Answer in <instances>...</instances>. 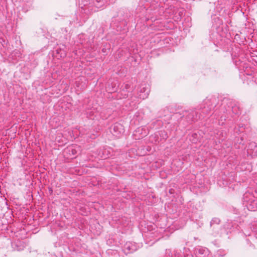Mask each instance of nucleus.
Listing matches in <instances>:
<instances>
[{
    "mask_svg": "<svg viewBox=\"0 0 257 257\" xmlns=\"http://www.w3.org/2000/svg\"><path fill=\"white\" fill-rule=\"evenodd\" d=\"M120 126H121L119 124H115L113 128L114 131H115V130L118 129Z\"/></svg>",
    "mask_w": 257,
    "mask_h": 257,
    "instance_id": "nucleus-1",
    "label": "nucleus"
},
{
    "mask_svg": "<svg viewBox=\"0 0 257 257\" xmlns=\"http://www.w3.org/2000/svg\"><path fill=\"white\" fill-rule=\"evenodd\" d=\"M71 152H72V154L73 155H75L76 154V151L74 149H71Z\"/></svg>",
    "mask_w": 257,
    "mask_h": 257,
    "instance_id": "nucleus-2",
    "label": "nucleus"
}]
</instances>
